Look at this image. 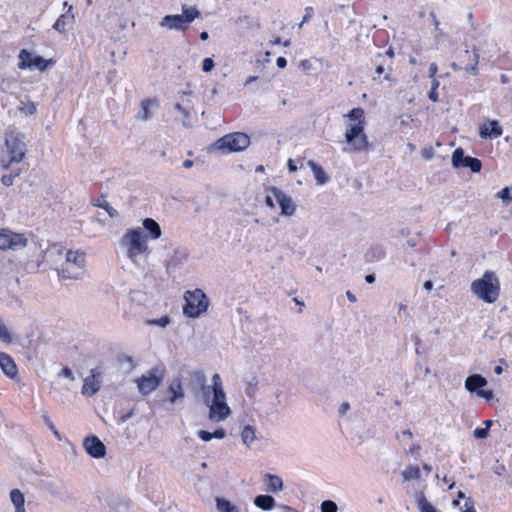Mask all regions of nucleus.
I'll return each instance as SVG.
<instances>
[{
    "mask_svg": "<svg viewBox=\"0 0 512 512\" xmlns=\"http://www.w3.org/2000/svg\"><path fill=\"white\" fill-rule=\"evenodd\" d=\"M211 389L212 391L206 390L202 401L209 409L208 419L211 422L218 423L231 415V409L227 404L226 393L218 373H215L211 378Z\"/></svg>",
    "mask_w": 512,
    "mask_h": 512,
    "instance_id": "obj_1",
    "label": "nucleus"
},
{
    "mask_svg": "<svg viewBox=\"0 0 512 512\" xmlns=\"http://www.w3.org/2000/svg\"><path fill=\"white\" fill-rule=\"evenodd\" d=\"M348 117L352 121H357L353 125L347 127L345 133L346 151H362L367 148L368 142L364 134V110L362 108H353Z\"/></svg>",
    "mask_w": 512,
    "mask_h": 512,
    "instance_id": "obj_2",
    "label": "nucleus"
},
{
    "mask_svg": "<svg viewBox=\"0 0 512 512\" xmlns=\"http://www.w3.org/2000/svg\"><path fill=\"white\" fill-rule=\"evenodd\" d=\"M471 292L486 303H495L500 295V281L493 271H486L481 278L472 281Z\"/></svg>",
    "mask_w": 512,
    "mask_h": 512,
    "instance_id": "obj_3",
    "label": "nucleus"
},
{
    "mask_svg": "<svg viewBox=\"0 0 512 512\" xmlns=\"http://www.w3.org/2000/svg\"><path fill=\"white\" fill-rule=\"evenodd\" d=\"M120 246L133 263H138L139 256L147 254L149 249L147 235L141 227L128 229L120 240Z\"/></svg>",
    "mask_w": 512,
    "mask_h": 512,
    "instance_id": "obj_4",
    "label": "nucleus"
},
{
    "mask_svg": "<svg viewBox=\"0 0 512 512\" xmlns=\"http://www.w3.org/2000/svg\"><path fill=\"white\" fill-rule=\"evenodd\" d=\"M86 256L79 250H67L65 261L61 264L58 275L63 279H81L85 272Z\"/></svg>",
    "mask_w": 512,
    "mask_h": 512,
    "instance_id": "obj_5",
    "label": "nucleus"
},
{
    "mask_svg": "<svg viewBox=\"0 0 512 512\" xmlns=\"http://www.w3.org/2000/svg\"><path fill=\"white\" fill-rule=\"evenodd\" d=\"M249 145L250 138L247 134L242 132H234L218 139L211 147V149L219 150L223 153L239 152L248 148Z\"/></svg>",
    "mask_w": 512,
    "mask_h": 512,
    "instance_id": "obj_6",
    "label": "nucleus"
},
{
    "mask_svg": "<svg viewBox=\"0 0 512 512\" xmlns=\"http://www.w3.org/2000/svg\"><path fill=\"white\" fill-rule=\"evenodd\" d=\"M185 301L183 313L188 317L196 318L205 312L208 307L207 297L200 289L187 291Z\"/></svg>",
    "mask_w": 512,
    "mask_h": 512,
    "instance_id": "obj_7",
    "label": "nucleus"
},
{
    "mask_svg": "<svg viewBox=\"0 0 512 512\" xmlns=\"http://www.w3.org/2000/svg\"><path fill=\"white\" fill-rule=\"evenodd\" d=\"M28 240L24 234L13 232L10 229H0V249L17 251L27 246Z\"/></svg>",
    "mask_w": 512,
    "mask_h": 512,
    "instance_id": "obj_8",
    "label": "nucleus"
},
{
    "mask_svg": "<svg viewBox=\"0 0 512 512\" xmlns=\"http://www.w3.org/2000/svg\"><path fill=\"white\" fill-rule=\"evenodd\" d=\"M163 378V373L154 368L146 374H143L140 378L135 380V382L137 384L138 391L142 395L146 396L157 389V387L162 383Z\"/></svg>",
    "mask_w": 512,
    "mask_h": 512,
    "instance_id": "obj_9",
    "label": "nucleus"
},
{
    "mask_svg": "<svg viewBox=\"0 0 512 512\" xmlns=\"http://www.w3.org/2000/svg\"><path fill=\"white\" fill-rule=\"evenodd\" d=\"M5 144L10 154V160H22L26 151L23 137L13 132L7 133Z\"/></svg>",
    "mask_w": 512,
    "mask_h": 512,
    "instance_id": "obj_10",
    "label": "nucleus"
},
{
    "mask_svg": "<svg viewBox=\"0 0 512 512\" xmlns=\"http://www.w3.org/2000/svg\"><path fill=\"white\" fill-rule=\"evenodd\" d=\"M188 388L196 396L205 397L206 390L211 389V385H206V375L201 370H194L189 372Z\"/></svg>",
    "mask_w": 512,
    "mask_h": 512,
    "instance_id": "obj_11",
    "label": "nucleus"
},
{
    "mask_svg": "<svg viewBox=\"0 0 512 512\" xmlns=\"http://www.w3.org/2000/svg\"><path fill=\"white\" fill-rule=\"evenodd\" d=\"M269 191L275 198L276 204L281 208L283 216L291 217L295 214L296 204L290 196L275 186L269 187Z\"/></svg>",
    "mask_w": 512,
    "mask_h": 512,
    "instance_id": "obj_12",
    "label": "nucleus"
},
{
    "mask_svg": "<svg viewBox=\"0 0 512 512\" xmlns=\"http://www.w3.org/2000/svg\"><path fill=\"white\" fill-rule=\"evenodd\" d=\"M191 92L180 91L177 94L178 102L174 105V109L183 116V125L188 126V119L190 118V112L193 109V104L190 99Z\"/></svg>",
    "mask_w": 512,
    "mask_h": 512,
    "instance_id": "obj_13",
    "label": "nucleus"
},
{
    "mask_svg": "<svg viewBox=\"0 0 512 512\" xmlns=\"http://www.w3.org/2000/svg\"><path fill=\"white\" fill-rule=\"evenodd\" d=\"M101 387V373L97 369L91 370V375L84 379L82 394L93 396Z\"/></svg>",
    "mask_w": 512,
    "mask_h": 512,
    "instance_id": "obj_14",
    "label": "nucleus"
},
{
    "mask_svg": "<svg viewBox=\"0 0 512 512\" xmlns=\"http://www.w3.org/2000/svg\"><path fill=\"white\" fill-rule=\"evenodd\" d=\"M189 252L185 248H177L173 255L166 261L165 268L168 274L180 268L188 259Z\"/></svg>",
    "mask_w": 512,
    "mask_h": 512,
    "instance_id": "obj_15",
    "label": "nucleus"
},
{
    "mask_svg": "<svg viewBox=\"0 0 512 512\" xmlns=\"http://www.w3.org/2000/svg\"><path fill=\"white\" fill-rule=\"evenodd\" d=\"M83 446L85 451L94 458H101L105 455V445L96 436L87 437Z\"/></svg>",
    "mask_w": 512,
    "mask_h": 512,
    "instance_id": "obj_16",
    "label": "nucleus"
},
{
    "mask_svg": "<svg viewBox=\"0 0 512 512\" xmlns=\"http://www.w3.org/2000/svg\"><path fill=\"white\" fill-rule=\"evenodd\" d=\"M479 134L482 138L494 139L502 134V127L496 120H488L479 127Z\"/></svg>",
    "mask_w": 512,
    "mask_h": 512,
    "instance_id": "obj_17",
    "label": "nucleus"
},
{
    "mask_svg": "<svg viewBox=\"0 0 512 512\" xmlns=\"http://www.w3.org/2000/svg\"><path fill=\"white\" fill-rule=\"evenodd\" d=\"M159 25L169 30L184 31L185 29H187V26L185 25L180 14L166 15L162 18Z\"/></svg>",
    "mask_w": 512,
    "mask_h": 512,
    "instance_id": "obj_18",
    "label": "nucleus"
},
{
    "mask_svg": "<svg viewBox=\"0 0 512 512\" xmlns=\"http://www.w3.org/2000/svg\"><path fill=\"white\" fill-rule=\"evenodd\" d=\"M159 107V102L156 98L145 99L141 102V110L137 114V119L141 121H148L151 118V109Z\"/></svg>",
    "mask_w": 512,
    "mask_h": 512,
    "instance_id": "obj_19",
    "label": "nucleus"
},
{
    "mask_svg": "<svg viewBox=\"0 0 512 512\" xmlns=\"http://www.w3.org/2000/svg\"><path fill=\"white\" fill-rule=\"evenodd\" d=\"M2 169L4 171H9L8 174H3L1 177V182L4 186H11L13 184V180L15 177L19 176L21 174V169L18 167H15L13 165V162H2Z\"/></svg>",
    "mask_w": 512,
    "mask_h": 512,
    "instance_id": "obj_20",
    "label": "nucleus"
},
{
    "mask_svg": "<svg viewBox=\"0 0 512 512\" xmlns=\"http://www.w3.org/2000/svg\"><path fill=\"white\" fill-rule=\"evenodd\" d=\"M0 367L10 378H14L17 375V366L14 360L8 354L3 352H0Z\"/></svg>",
    "mask_w": 512,
    "mask_h": 512,
    "instance_id": "obj_21",
    "label": "nucleus"
},
{
    "mask_svg": "<svg viewBox=\"0 0 512 512\" xmlns=\"http://www.w3.org/2000/svg\"><path fill=\"white\" fill-rule=\"evenodd\" d=\"M142 225V230L144 229L148 233L147 237L149 236L153 240H157L161 237V227L154 219L145 218L142 221Z\"/></svg>",
    "mask_w": 512,
    "mask_h": 512,
    "instance_id": "obj_22",
    "label": "nucleus"
},
{
    "mask_svg": "<svg viewBox=\"0 0 512 512\" xmlns=\"http://www.w3.org/2000/svg\"><path fill=\"white\" fill-rule=\"evenodd\" d=\"M168 392L170 393L169 402L175 403L177 400L184 398V391L180 378H174L169 387Z\"/></svg>",
    "mask_w": 512,
    "mask_h": 512,
    "instance_id": "obj_23",
    "label": "nucleus"
},
{
    "mask_svg": "<svg viewBox=\"0 0 512 512\" xmlns=\"http://www.w3.org/2000/svg\"><path fill=\"white\" fill-rule=\"evenodd\" d=\"M384 56L381 54L377 55L378 61L376 62V68L375 73L380 77L382 74H384V79L387 81H391V72H392V65L391 62L386 63V61L383 59Z\"/></svg>",
    "mask_w": 512,
    "mask_h": 512,
    "instance_id": "obj_24",
    "label": "nucleus"
},
{
    "mask_svg": "<svg viewBox=\"0 0 512 512\" xmlns=\"http://www.w3.org/2000/svg\"><path fill=\"white\" fill-rule=\"evenodd\" d=\"M255 410L259 417L268 419L270 416L278 412V407L276 402L269 401L260 403L259 406L255 408Z\"/></svg>",
    "mask_w": 512,
    "mask_h": 512,
    "instance_id": "obj_25",
    "label": "nucleus"
},
{
    "mask_svg": "<svg viewBox=\"0 0 512 512\" xmlns=\"http://www.w3.org/2000/svg\"><path fill=\"white\" fill-rule=\"evenodd\" d=\"M486 384V379L479 374L471 375L465 380V388L470 392H477L478 390H481L480 388L484 387Z\"/></svg>",
    "mask_w": 512,
    "mask_h": 512,
    "instance_id": "obj_26",
    "label": "nucleus"
},
{
    "mask_svg": "<svg viewBox=\"0 0 512 512\" xmlns=\"http://www.w3.org/2000/svg\"><path fill=\"white\" fill-rule=\"evenodd\" d=\"M10 501L15 507V512H22L25 510V497L19 489H12L10 491Z\"/></svg>",
    "mask_w": 512,
    "mask_h": 512,
    "instance_id": "obj_27",
    "label": "nucleus"
},
{
    "mask_svg": "<svg viewBox=\"0 0 512 512\" xmlns=\"http://www.w3.org/2000/svg\"><path fill=\"white\" fill-rule=\"evenodd\" d=\"M48 61L41 56H34L30 62L18 63L20 69L36 68L40 71H44L48 66Z\"/></svg>",
    "mask_w": 512,
    "mask_h": 512,
    "instance_id": "obj_28",
    "label": "nucleus"
},
{
    "mask_svg": "<svg viewBox=\"0 0 512 512\" xmlns=\"http://www.w3.org/2000/svg\"><path fill=\"white\" fill-rule=\"evenodd\" d=\"M254 504L263 510L269 511L275 506V500L269 495H259L254 499Z\"/></svg>",
    "mask_w": 512,
    "mask_h": 512,
    "instance_id": "obj_29",
    "label": "nucleus"
},
{
    "mask_svg": "<svg viewBox=\"0 0 512 512\" xmlns=\"http://www.w3.org/2000/svg\"><path fill=\"white\" fill-rule=\"evenodd\" d=\"M308 165L311 167L318 185H324L328 182L329 177L321 166L317 165L315 162H308Z\"/></svg>",
    "mask_w": 512,
    "mask_h": 512,
    "instance_id": "obj_30",
    "label": "nucleus"
},
{
    "mask_svg": "<svg viewBox=\"0 0 512 512\" xmlns=\"http://www.w3.org/2000/svg\"><path fill=\"white\" fill-rule=\"evenodd\" d=\"M416 503L420 512H438L422 492L416 495Z\"/></svg>",
    "mask_w": 512,
    "mask_h": 512,
    "instance_id": "obj_31",
    "label": "nucleus"
},
{
    "mask_svg": "<svg viewBox=\"0 0 512 512\" xmlns=\"http://www.w3.org/2000/svg\"><path fill=\"white\" fill-rule=\"evenodd\" d=\"M198 436L201 440L207 442L210 441L212 438L223 439L226 436V432L222 428L215 430L213 433L205 430H199Z\"/></svg>",
    "mask_w": 512,
    "mask_h": 512,
    "instance_id": "obj_32",
    "label": "nucleus"
},
{
    "mask_svg": "<svg viewBox=\"0 0 512 512\" xmlns=\"http://www.w3.org/2000/svg\"><path fill=\"white\" fill-rule=\"evenodd\" d=\"M268 479L267 490L271 492H278L283 489V482L279 476L266 474Z\"/></svg>",
    "mask_w": 512,
    "mask_h": 512,
    "instance_id": "obj_33",
    "label": "nucleus"
},
{
    "mask_svg": "<svg viewBox=\"0 0 512 512\" xmlns=\"http://www.w3.org/2000/svg\"><path fill=\"white\" fill-rule=\"evenodd\" d=\"M216 508L218 512H240L236 505L224 498H216Z\"/></svg>",
    "mask_w": 512,
    "mask_h": 512,
    "instance_id": "obj_34",
    "label": "nucleus"
},
{
    "mask_svg": "<svg viewBox=\"0 0 512 512\" xmlns=\"http://www.w3.org/2000/svg\"><path fill=\"white\" fill-rule=\"evenodd\" d=\"M241 438L245 445L250 446L256 439L255 428L251 425H246L242 429Z\"/></svg>",
    "mask_w": 512,
    "mask_h": 512,
    "instance_id": "obj_35",
    "label": "nucleus"
},
{
    "mask_svg": "<svg viewBox=\"0 0 512 512\" xmlns=\"http://www.w3.org/2000/svg\"><path fill=\"white\" fill-rule=\"evenodd\" d=\"M183 19L185 25H188L195 19L200 16V12L195 7H183V14L180 15Z\"/></svg>",
    "mask_w": 512,
    "mask_h": 512,
    "instance_id": "obj_36",
    "label": "nucleus"
},
{
    "mask_svg": "<svg viewBox=\"0 0 512 512\" xmlns=\"http://www.w3.org/2000/svg\"><path fill=\"white\" fill-rule=\"evenodd\" d=\"M402 477L405 481L418 479L420 477V470L417 466H409L402 472Z\"/></svg>",
    "mask_w": 512,
    "mask_h": 512,
    "instance_id": "obj_37",
    "label": "nucleus"
},
{
    "mask_svg": "<svg viewBox=\"0 0 512 512\" xmlns=\"http://www.w3.org/2000/svg\"><path fill=\"white\" fill-rule=\"evenodd\" d=\"M478 63H479V53L476 48L473 49V62L471 65H466L464 70L473 75L478 74Z\"/></svg>",
    "mask_w": 512,
    "mask_h": 512,
    "instance_id": "obj_38",
    "label": "nucleus"
},
{
    "mask_svg": "<svg viewBox=\"0 0 512 512\" xmlns=\"http://www.w3.org/2000/svg\"><path fill=\"white\" fill-rule=\"evenodd\" d=\"M452 166L455 169H459L460 167H469L474 173L481 170V162H452Z\"/></svg>",
    "mask_w": 512,
    "mask_h": 512,
    "instance_id": "obj_39",
    "label": "nucleus"
},
{
    "mask_svg": "<svg viewBox=\"0 0 512 512\" xmlns=\"http://www.w3.org/2000/svg\"><path fill=\"white\" fill-rule=\"evenodd\" d=\"M94 205L105 209L111 218L117 215V211L103 197L98 198Z\"/></svg>",
    "mask_w": 512,
    "mask_h": 512,
    "instance_id": "obj_40",
    "label": "nucleus"
},
{
    "mask_svg": "<svg viewBox=\"0 0 512 512\" xmlns=\"http://www.w3.org/2000/svg\"><path fill=\"white\" fill-rule=\"evenodd\" d=\"M258 390V380L256 377L252 378L251 381L248 382L246 387V395L253 399L257 393Z\"/></svg>",
    "mask_w": 512,
    "mask_h": 512,
    "instance_id": "obj_41",
    "label": "nucleus"
},
{
    "mask_svg": "<svg viewBox=\"0 0 512 512\" xmlns=\"http://www.w3.org/2000/svg\"><path fill=\"white\" fill-rule=\"evenodd\" d=\"M497 198L501 199L505 205H508L512 202V196L510 195L509 187L503 188L496 194Z\"/></svg>",
    "mask_w": 512,
    "mask_h": 512,
    "instance_id": "obj_42",
    "label": "nucleus"
},
{
    "mask_svg": "<svg viewBox=\"0 0 512 512\" xmlns=\"http://www.w3.org/2000/svg\"><path fill=\"white\" fill-rule=\"evenodd\" d=\"M0 340L6 343H10L12 341L11 335L5 326V324L0 320Z\"/></svg>",
    "mask_w": 512,
    "mask_h": 512,
    "instance_id": "obj_43",
    "label": "nucleus"
},
{
    "mask_svg": "<svg viewBox=\"0 0 512 512\" xmlns=\"http://www.w3.org/2000/svg\"><path fill=\"white\" fill-rule=\"evenodd\" d=\"M338 507L335 502L331 500H325L321 504V511L322 512H337Z\"/></svg>",
    "mask_w": 512,
    "mask_h": 512,
    "instance_id": "obj_44",
    "label": "nucleus"
},
{
    "mask_svg": "<svg viewBox=\"0 0 512 512\" xmlns=\"http://www.w3.org/2000/svg\"><path fill=\"white\" fill-rule=\"evenodd\" d=\"M147 324L149 325H157V326H160V327H166L167 325L170 324V318L168 316H163L159 319H151V320H148L147 321Z\"/></svg>",
    "mask_w": 512,
    "mask_h": 512,
    "instance_id": "obj_45",
    "label": "nucleus"
},
{
    "mask_svg": "<svg viewBox=\"0 0 512 512\" xmlns=\"http://www.w3.org/2000/svg\"><path fill=\"white\" fill-rule=\"evenodd\" d=\"M66 19L67 16L62 14L54 23L53 28L59 32H64L66 30Z\"/></svg>",
    "mask_w": 512,
    "mask_h": 512,
    "instance_id": "obj_46",
    "label": "nucleus"
},
{
    "mask_svg": "<svg viewBox=\"0 0 512 512\" xmlns=\"http://www.w3.org/2000/svg\"><path fill=\"white\" fill-rule=\"evenodd\" d=\"M451 160H478V159L474 158V157H470V156L465 157L463 150L461 148H458L453 152Z\"/></svg>",
    "mask_w": 512,
    "mask_h": 512,
    "instance_id": "obj_47",
    "label": "nucleus"
},
{
    "mask_svg": "<svg viewBox=\"0 0 512 512\" xmlns=\"http://www.w3.org/2000/svg\"><path fill=\"white\" fill-rule=\"evenodd\" d=\"M33 55L32 53H30L29 51L23 49L20 51V54H19V63H26V62H30L32 59H33Z\"/></svg>",
    "mask_w": 512,
    "mask_h": 512,
    "instance_id": "obj_48",
    "label": "nucleus"
},
{
    "mask_svg": "<svg viewBox=\"0 0 512 512\" xmlns=\"http://www.w3.org/2000/svg\"><path fill=\"white\" fill-rule=\"evenodd\" d=\"M265 204L271 209L276 207L275 198L273 197L272 193H270L269 188L266 189Z\"/></svg>",
    "mask_w": 512,
    "mask_h": 512,
    "instance_id": "obj_49",
    "label": "nucleus"
},
{
    "mask_svg": "<svg viewBox=\"0 0 512 512\" xmlns=\"http://www.w3.org/2000/svg\"><path fill=\"white\" fill-rule=\"evenodd\" d=\"M473 435L477 439H485L488 437V430L487 428H476Z\"/></svg>",
    "mask_w": 512,
    "mask_h": 512,
    "instance_id": "obj_50",
    "label": "nucleus"
},
{
    "mask_svg": "<svg viewBox=\"0 0 512 512\" xmlns=\"http://www.w3.org/2000/svg\"><path fill=\"white\" fill-rule=\"evenodd\" d=\"M214 67V61L212 58H205L203 60L202 69L204 72H210Z\"/></svg>",
    "mask_w": 512,
    "mask_h": 512,
    "instance_id": "obj_51",
    "label": "nucleus"
},
{
    "mask_svg": "<svg viewBox=\"0 0 512 512\" xmlns=\"http://www.w3.org/2000/svg\"><path fill=\"white\" fill-rule=\"evenodd\" d=\"M461 512H476L474 503L470 497H468L464 503V509Z\"/></svg>",
    "mask_w": 512,
    "mask_h": 512,
    "instance_id": "obj_52",
    "label": "nucleus"
},
{
    "mask_svg": "<svg viewBox=\"0 0 512 512\" xmlns=\"http://www.w3.org/2000/svg\"><path fill=\"white\" fill-rule=\"evenodd\" d=\"M112 512H130V509L127 504L119 503L113 507Z\"/></svg>",
    "mask_w": 512,
    "mask_h": 512,
    "instance_id": "obj_53",
    "label": "nucleus"
},
{
    "mask_svg": "<svg viewBox=\"0 0 512 512\" xmlns=\"http://www.w3.org/2000/svg\"><path fill=\"white\" fill-rule=\"evenodd\" d=\"M477 395L485 398L486 400H491L494 396L491 390H478Z\"/></svg>",
    "mask_w": 512,
    "mask_h": 512,
    "instance_id": "obj_54",
    "label": "nucleus"
},
{
    "mask_svg": "<svg viewBox=\"0 0 512 512\" xmlns=\"http://www.w3.org/2000/svg\"><path fill=\"white\" fill-rule=\"evenodd\" d=\"M305 11H306V14L303 17L302 22L299 24V28H301L302 25L312 17V14H313V8L312 7H307Z\"/></svg>",
    "mask_w": 512,
    "mask_h": 512,
    "instance_id": "obj_55",
    "label": "nucleus"
},
{
    "mask_svg": "<svg viewBox=\"0 0 512 512\" xmlns=\"http://www.w3.org/2000/svg\"><path fill=\"white\" fill-rule=\"evenodd\" d=\"M349 409H350V404L348 402H344L339 407V414L345 415Z\"/></svg>",
    "mask_w": 512,
    "mask_h": 512,
    "instance_id": "obj_56",
    "label": "nucleus"
},
{
    "mask_svg": "<svg viewBox=\"0 0 512 512\" xmlns=\"http://www.w3.org/2000/svg\"><path fill=\"white\" fill-rule=\"evenodd\" d=\"M428 97L433 102H438L439 101L437 90L430 89V91L428 93Z\"/></svg>",
    "mask_w": 512,
    "mask_h": 512,
    "instance_id": "obj_57",
    "label": "nucleus"
},
{
    "mask_svg": "<svg viewBox=\"0 0 512 512\" xmlns=\"http://www.w3.org/2000/svg\"><path fill=\"white\" fill-rule=\"evenodd\" d=\"M62 376L66 377V378H69L71 380H74V376H73V373L71 371V369L69 368H64L62 369L61 373H60Z\"/></svg>",
    "mask_w": 512,
    "mask_h": 512,
    "instance_id": "obj_58",
    "label": "nucleus"
},
{
    "mask_svg": "<svg viewBox=\"0 0 512 512\" xmlns=\"http://www.w3.org/2000/svg\"><path fill=\"white\" fill-rule=\"evenodd\" d=\"M437 64L436 63H431L430 66H429V70H428V73H429V77L431 78H434L435 77V74L437 73Z\"/></svg>",
    "mask_w": 512,
    "mask_h": 512,
    "instance_id": "obj_59",
    "label": "nucleus"
},
{
    "mask_svg": "<svg viewBox=\"0 0 512 512\" xmlns=\"http://www.w3.org/2000/svg\"><path fill=\"white\" fill-rule=\"evenodd\" d=\"M297 164H300V168L302 167L303 162H288V167L290 171H296L298 169Z\"/></svg>",
    "mask_w": 512,
    "mask_h": 512,
    "instance_id": "obj_60",
    "label": "nucleus"
},
{
    "mask_svg": "<svg viewBox=\"0 0 512 512\" xmlns=\"http://www.w3.org/2000/svg\"><path fill=\"white\" fill-rule=\"evenodd\" d=\"M423 157L429 159L433 157V151L432 148H424L422 151Z\"/></svg>",
    "mask_w": 512,
    "mask_h": 512,
    "instance_id": "obj_61",
    "label": "nucleus"
},
{
    "mask_svg": "<svg viewBox=\"0 0 512 512\" xmlns=\"http://www.w3.org/2000/svg\"><path fill=\"white\" fill-rule=\"evenodd\" d=\"M276 63L279 68H285L287 65V60L284 57H279Z\"/></svg>",
    "mask_w": 512,
    "mask_h": 512,
    "instance_id": "obj_62",
    "label": "nucleus"
},
{
    "mask_svg": "<svg viewBox=\"0 0 512 512\" xmlns=\"http://www.w3.org/2000/svg\"><path fill=\"white\" fill-rule=\"evenodd\" d=\"M423 286L425 290L430 291L433 288V282L431 280H427Z\"/></svg>",
    "mask_w": 512,
    "mask_h": 512,
    "instance_id": "obj_63",
    "label": "nucleus"
},
{
    "mask_svg": "<svg viewBox=\"0 0 512 512\" xmlns=\"http://www.w3.org/2000/svg\"><path fill=\"white\" fill-rule=\"evenodd\" d=\"M257 79H258V76H249V77L246 79V81H245V83H244V84L247 86V85H249V84H251V83L255 82Z\"/></svg>",
    "mask_w": 512,
    "mask_h": 512,
    "instance_id": "obj_64",
    "label": "nucleus"
}]
</instances>
